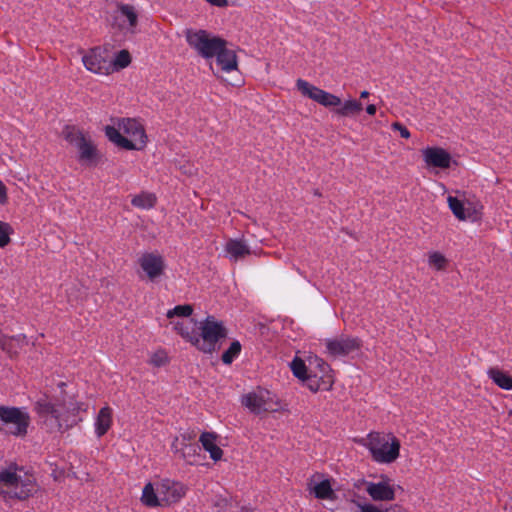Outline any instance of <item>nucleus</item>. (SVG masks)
<instances>
[{"label": "nucleus", "instance_id": "obj_41", "mask_svg": "<svg viewBox=\"0 0 512 512\" xmlns=\"http://www.w3.org/2000/svg\"><path fill=\"white\" fill-rule=\"evenodd\" d=\"M53 477L57 480L59 475L56 473V471H53Z\"/></svg>", "mask_w": 512, "mask_h": 512}, {"label": "nucleus", "instance_id": "obj_31", "mask_svg": "<svg viewBox=\"0 0 512 512\" xmlns=\"http://www.w3.org/2000/svg\"><path fill=\"white\" fill-rule=\"evenodd\" d=\"M241 344L239 341H233L229 348L222 354V361L225 364H231L240 354Z\"/></svg>", "mask_w": 512, "mask_h": 512}, {"label": "nucleus", "instance_id": "obj_26", "mask_svg": "<svg viewBox=\"0 0 512 512\" xmlns=\"http://www.w3.org/2000/svg\"><path fill=\"white\" fill-rule=\"evenodd\" d=\"M488 377L492 382L503 390H512V376L498 367H491L487 370Z\"/></svg>", "mask_w": 512, "mask_h": 512}, {"label": "nucleus", "instance_id": "obj_5", "mask_svg": "<svg viewBox=\"0 0 512 512\" xmlns=\"http://www.w3.org/2000/svg\"><path fill=\"white\" fill-rule=\"evenodd\" d=\"M38 490L33 473L24 467L10 465L0 470V496L5 501H24L32 497Z\"/></svg>", "mask_w": 512, "mask_h": 512}, {"label": "nucleus", "instance_id": "obj_22", "mask_svg": "<svg viewBox=\"0 0 512 512\" xmlns=\"http://www.w3.org/2000/svg\"><path fill=\"white\" fill-rule=\"evenodd\" d=\"M113 425V409L103 406L94 417V433L98 438L103 437Z\"/></svg>", "mask_w": 512, "mask_h": 512}, {"label": "nucleus", "instance_id": "obj_3", "mask_svg": "<svg viewBox=\"0 0 512 512\" xmlns=\"http://www.w3.org/2000/svg\"><path fill=\"white\" fill-rule=\"evenodd\" d=\"M289 366L293 375L311 392L332 390L335 382L333 371L330 365L317 355H309L306 360L295 357Z\"/></svg>", "mask_w": 512, "mask_h": 512}, {"label": "nucleus", "instance_id": "obj_29", "mask_svg": "<svg viewBox=\"0 0 512 512\" xmlns=\"http://www.w3.org/2000/svg\"><path fill=\"white\" fill-rule=\"evenodd\" d=\"M131 204L140 209H151L156 204V196L150 192H142L132 198Z\"/></svg>", "mask_w": 512, "mask_h": 512}, {"label": "nucleus", "instance_id": "obj_42", "mask_svg": "<svg viewBox=\"0 0 512 512\" xmlns=\"http://www.w3.org/2000/svg\"><path fill=\"white\" fill-rule=\"evenodd\" d=\"M509 507L512 509V498L510 499L509 503H508Z\"/></svg>", "mask_w": 512, "mask_h": 512}, {"label": "nucleus", "instance_id": "obj_8", "mask_svg": "<svg viewBox=\"0 0 512 512\" xmlns=\"http://www.w3.org/2000/svg\"><path fill=\"white\" fill-rule=\"evenodd\" d=\"M362 445L378 464H392L400 456V440L390 432H370L362 440Z\"/></svg>", "mask_w": 512, "mask_h": 512}, {"label": "nucleus", "instance_id": "obj_6", "mask_svg": "<svg viewBox=\"0 0 512 512\" xmlns=\"http://www.w3.org/2000/svg\"><path fill=\"white\" fill-rule=\"evenodd\" d=\"M187 493V487L170 478L148 482L142 489L141 503L149 508L171 507L180 502Z\"/></svg>", "mask_w": 512, "mask_h": 512}, {"label": "nucleus", "instance_id": "obj_38", "mask_svg": "<svg viewBox=\"0 0 512 512\" xmlns=\"http://www.w3.org/2000/svg\"><path fill=\"white\" fill-rule=\"evenodd\" d=\"M205 1L210 3L211 5H214L217 7H225L228 3L227 0H205Z\"/></svg>", "mask_w": 512, "mask_h": 512}, {"label": "nucleus", "instance_id": "obj_11", "mask_svg": "<svg viewBox=\"0 0 512 512\" xmlns=\"http://www.w3.org/2000/svg\"><path fill=\"white\" fill-rule=\"evenodd\" d=\"M64 139L78 150V160L84 165H94L99 159V152L92 141L83 131L67 126L63 130Z\"/></svg>", "mask_w": 512, "mask_h": 512}, {"label": "nucleus", "instance_id": "obj_21", "mask_svg": "<svg viewBox=\"0 0 512 512\" xmlns=\"http://www.w3.org/2000/svg\"><path fill=\"white\" fill-rule=\"evenodd\" d=\"M214 58L221 71L230 73L238 69V59L234 50L227 47V41L224 40L221 47L217 49Z\"/></svg>", "mask_w": 512, "mask_h": 512}, {"label": "nucleus", "instance_id": "obj_10", "mask_svg": "<svg viewBox=\"0 0 512 512\" xmlns=\"http://www.w3.org/2000/svg\"><path fill=\"white\" fill-rule=\"evenodd\" d=\"M188 46L205 60L214 58L225 39L204 29L188 28L184 31Z\"/></svg>", "mask_w": 512, "mask_h": 512}, {"label": "nucleus", "instance_id": "obj_39", "mask_svg": "<svg viewBox=\"0 0 512 512\" xmlns=\"http://www.w3.org/2000/svg\"><path fill=\"white\" fill-rule=\"evenodd\" d=\"M377 112V107L374 104H369L366 106V113L370 116H374Z\"/></svg>", "mask_w": 512, "mask_h": 512}, {"label": "nucleus", "instance_id": "obj_27", "mask_svg": "<svg viewBox=\"0 0 512 512\" xmlns=\"http://www.w3.org/2000/svg\"><path fill=\"white\" fill-rule=\"evenodd\" d=\"M193 307L189 304L177 305L167 311L166 316L170 320V325L174 329V321L192 320Z\"/></svg>", "mask_w": 512, "mask_h": 512}, {"label": "nucleus", "instance_id": "obj_19", "mask_svg": "<svg viewBox=\"0 0 512 512\" xmlns=\"http://www.w3.org/2000/svg\"><path fill=\"white\" fill-rule=\"evenodd\" d=\"M421 154L428 168L448 169L452 164L451 154L441 147H425L421 150Z\"/></svg>", "mask_w": 512, "mask_h": 512}, {"label": "nucleus", "instance_id": "obj_34", "mask_svg": "<svg viewBox=\"0 0 512 512\" xmlns=\"http://www.w3.org/2000/svg\"><path fill=\"white\" fill-rule=\"evenodd\" d=\"M167 362L168 356L166 352L163 350H158L154 352L149 359V363L155 367H161L165 365Z\"/></svg>", "mask_w": 512, "mask_h": 512}, {"label": "nucleus", "instance_id": "obj_13", "mask_svg": "<svg viewBox=\"0 0 512 512\" xmlns=\"http://www.w3.org/2000/svg\"><path fill=\"white\" fill-rule=\"evenodd\" d=\"M462 198L449 195L447 202L453 215L460 221H472L479 220L482 216L483 206L476 199H470L465 196V193L457 191Z\"/></svg>", "mask_w": 512, "mask_h": 512}, {"label": "nucleus", "instance_id": "obj_15", "mask_svg": "<svg viewBox=\"0 0 512 512\" xmlns=\"http://www.w3.org/2000/svg\"><path fill=\"white\" fill-rule=\"evenodd\" d=\"M365 491L374 501H393L398 491H402L392 478L382 474L378 481H364Z\"/></svg>", "mask_w": 512, "mask_h": 512}, {"label": "nucleus", "instance_id": "obj_14", "mask_svg": "<svg viewBox=\"0 0 512 512\" xmlns=\"http://www.w3.org/2000/svg\"><path fill=\"white\" fill-rule=\"evenodd\" d=\"M139 276L151 282H156L165 275L167 268L164 257L157 252L142 253L138 260Z\"/></svg>", "mask_w": 512, "mask_h": 512}, {"label": "nucleus", "instance_id": "obj_2", "mask_svg": "<svg viewBox=\"0 0 512 512\" xmlns=\"http://www.w3.org/2000/svg\"><path fill=\"white\" fill-rule=\"evenodd\" d=\"M35 410L50 431H66L82 421L81 413L86 412L84 402L70 399L63 403L48 398L36 402Z\"/></svg>", "mask_w": 512, "mask_h": 512}, {"label": "nucleus", "instance_id": "obj_30", "mask_svg": "<svg viewBox=\"0 0 512 512\" xmlns=\"http://www.w3.org/2000/svg\"><path fill=\"white\" fill-rule=\"evenodd\" d=\"M447 264L448 260L442 253L438 251H431L428 253V265L434 270H444Z\"/></svg>", "mask_w": 512, "mask_h": 512}, {"label": "nucleus", "instance_id": "obj_20", "mask_svg": "<svg viewBox=\"0 0 512 512\" xmlns=\"http://www.w3.org/2000/svg\"><path fill=\"white\" fill-rule=\"evenodd\" d=\"M308 490L320 500L335 501L337 499L330 479L318 480L316 476H313L308 482Z\"/></svg>", "mask_w": 512, "mask_h": 512}, {"label": "nucleus", "instance_id": "obj_25", "mask_svg": "<svg viewBox=\"0 0 512 512\" xmlns=\"http://www.w3.org/2000/svg\"><path fill=\"white\" fill-rule=\"evenodd\" d=\"M26 344L27 338L25 335L6 336L0 333V345L10 355L18 353V350Z\"/></svg>", "mask_w": 512, "mask_h": 512}, {"label": "nucleus", "instance_id": "obj_28", "mask_svg": "<svg viewBox=\"0 0 512 512\" xmlns=\"http://www.w3.org/2000/svg\"><path fill=\"white\" fill-rule=\"evenodd\" d=\"M131 63V55L128 50H121L112 58L110 56V74L128 67Z\"/></svg>", "mask_w": 512, "mask_h": 512}, {"label": "nucleus", "instance_id": "obj_23", "mask_svg": "<svg viewBox=\"0 0 512 512\" xmlns=\"http://www.w3.org/2000/svg\"><path fill=\"white\" fill-rule=\"evenodd\" d=\"M199 441L210 455L213 461L221 460L223 456V450L218 446V435L213 432H203L200 435Z\"/></svg>", "mask_w": 512, "mask_h": 512}, {"label": "nucleus", "instance_id": "obj_18", "mask_svg": "<svg viewBox=\"0 0 512 512\" xmlns=\"http://www.w3.org/2000/svg\"><path fill=\"white\" fill-rule=\"evenodd\" d=\"M326 353L334 358L350 355L360 348L358 338L341 335L324 341Z\"/></svg>", "mask_w": 512, "mask_h": 512}, {"label": "nucleus", "instance_id": "obj_33", "mask_svg": "<svg viewBox=\"0 0 512 512\" xmlns=\"http://www.w3.org/2000/svg\"><path fill=\"white\" fill-rule=\"evenodd\" d=\"M13 229L10 224L0 221V247H5L10 242V235Z\"/></svg>", "mask_w": 512, "mask_h": 512}, {"label": "nucleus", "instance_id": "obj_4", "mask_svg": "<svg viewBox=\"0 0 512 512\" xmlns=\"http://www.w3.org/2000/svg\"><path fill=\"white\" fill-rule=\"evenodd\" d=\"M104 132L111 143L128 151H141L148 143L144 125L135 118H113Z\"/></svg>", "mask_w": 512, "mask_h": 512}, {"label": "nucleus", "instance_id": "obj_32", "mask_svg": "<svg viewBox=\"0 0 512 512\" xmlns=\"http://www.w3.org/2000/svg\"><path fill=\"white\" fill-rule=\"evenodd\" d=\"M198 450L197 445L186 443L180 454L178 455L188 464H195L197 462L196 452Z\"/></svg>", "mask_w": 512, "mask_h": 512}, {"label": "nucleus", "instance_id": "obj_17", "mask_svg": "<svg viewBox=\"0 0 512 512\" xmlns=\"http://www.w3.org/2000/svg\"><path fill=\"white\" fill-rule=\"evenodd\" d=\"M85 68L98 75H110V51L104 47H95L82 57Z\"/></svg>", "mask_w": 512, "mask_h": 512}, {"label": "nucleus", "instance_id": "obj_9", "mask_svg": "<svg viewBox=\"0 0 512 512\" xmlns=\"http://www.w3.org/2000/svg\"><path fill=\"white\" fill-rule=\"evenodd\" d=\"M31 418L24 407L0 405V432L5 435L24 437L28 433Z\"/></svg>", "mask_w": 512, "mask_h": 512}, {"label": "nucleus", "instance_id": "obj_24", "mask_svg": "<svg viewBox=\"0 0 512 512\" xmlns=\"http://www.w3.org/2000/svg\"><path fill=\"white\" fill-rule=\"evenodd\" d=\"M224 250L227 256L233 261L244 258L251 253L250 247L243 239L227 240Z\"/></svg>", "mask_w": 512, "mask_h": 512}, {"label": "nucleus", "instance_id": "obj_7", "mask_svg": "<svg viewBox=\"0 0 512 512\" xmlns=\"http://www.w3.org/2000/svg\"><path fill=\"white\" fill-rule=\"evenodd\" d=\"M296 87L304 97L326 108H336L335 114L339 117H354L363 110V105L359 100L349 97L342 101L339 96L327 92L304 79H298Z\"/></svg>", "mask_w": 512, "mask_h": 512}, {"label": "nucleus", "instance_id": "obj_12", "mask_svg": "<svg viewBox=\"0 0 512 512\" xmlns=\"http://www.w3.org/2000/svg\"><path fill=\"white\" fill-rule=\"evenodd\" d=\"M241 404L251 413L257 415L282 410L279 398L272 392L261 388L244 394L241 397Z\"/></svg>", "mask_w": 512, "mask_h": 512}, {"label": "nucleus", "instance_id": "obj_1", "mask_svg": "<svg viewBox=\"0 0 512 512\" xmlns=\"http://www.w3.org/2000/svg\"><path fill=\"white\" fill-rule=\"evenodd\" d=\"M174 331L204 353L215 351L218 342L227 335L223 323L213 316L199 323L195 320L174 321Z\"/></svg>", "mask_w": 512, "mask_h": 512}, {"label": "nucleus", "instance_id": "obj_40", "mask_svg": "<svg viewBox=\"0 0 512 512\" xmlns=\"http://www.w3.org/2000/svg\"><path fill=\"white\" fill-rule=\"evenodd\" d=\"M369 95H370V93H369L368 91L364 90V91H362V92L360 93V98H361V99H365V98H367Z\"/></svg>", "mask_w": 512, "mask_h": 512}, {"label": "nucleus", "instance_id": "obj_16", "mask_svg": "<svg viewBox=\"0 0 512 512\" xmlns=\"http://www.w3.org/2000/svg\"><path fill=\"white\" fill-rule=\"evenodd\" d=\"M138 16L134 6L117 3L112 14V26L123 34H134L138 25Z\"/></svg>", "mask_w": 512, "mask_h": 512}, {"label": "nucleus", "instance_id": "obj_35", "mask_svg": "<svg viewBox=\"0 0 512 512\" xmlns=\"http://www.w3.org/2000/svg\"><path fill=\"white\" fill-rule=\"evenodd\" d=\"M186 442L185 437L180 440L178 437H175L173 442L171 443V450L174 454L179 455L182 449L184 448Z\"/></svg>", "mask_w": 512, "mask_h": 512}, {"label": "nucleus", "instance_id": "obj_37", "mask_svg": "<svg viewBox=\"0 0 512 512\" xmlns=\"http://www.w3.org/2000/svg\"><path fill=\"white\" fill-rule=\"evenodd\" d=\"M8 200L7 188L5 184L0 180V204H5Z\"/></svg>", "mask_w": 512, "mask_h": 512}, {"label": "nucleus", "instance_id": "obj_36", "mask_svg": "<svg viewBox=\"0 0 512 512\" xmlns=\"http://www.w3.org/2000/svg\"><path fill=\"white\" fill-rule=\"evenodd\" d=\"M391 128L395 131H398L400 133L401 137H403L405 139H408L411 136L410 131L399 122H394L391 125Z\"/></svg>", "mask_w": 512, "mask_h": 512}]
</instances>
